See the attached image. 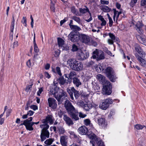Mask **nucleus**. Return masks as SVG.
<instances>
[{
	"label": "nucleus",
	"instance_id": "40",
	"mask_svg": "<svg viewBox=\"0 0 146 146\" xmlns=\"http://www.w3.org/2000/svg\"><path fill=\"white\" fill-rule=\"evenodd\" d=\"M53 141V140L52 139H50L45 141L44 143L46 145H49L52 143Z\"/></svg>",
	"mask_w": 146,
	"mask_h": 146
},
{
	"label": "nucleus",
	"instance_id": "61",
	"mask_svg": "<svg viewBox=\"0 0 146 146\" xmlns=\"http://www.w3.org/2000/svg\"><path fill=\"white\" fill-rule=\"evenodd\" d=\"M44 75L45 76L46 78H49L50 77V76L49 74V73L47 72H44Z\"/></svg>",
	"mask_w": 146,
	"mask_h": 146
},
{
	"label": "nucleus",
	"instance_id": "48",
	"mask_svg": "<svg viewBox=\"0 0 146 146\" xmlns=\"http://www.w3.org/2000/svg\"><path fill=\"white\" fill-rule=\"evenodd\" d=\"M113 10L114 11V15L113 16V19L114 21H115V17H116L118 13V11H117L115 9H113Z\"/></svg>",
	"mask_w": 146,
	"mask_h": 146
},
{
	"label": "nucleus",
	"instance_id": "8",
	"mask_svg": "<svg viewBox=\"0 0 146 146\" xmlns=\"http://www.w3.org/2000/svg\"><path fill=\"white\" fill-rule=\"evenodd\" d=\"M92 57L93 59L96 58L97 61L104 59L105 58L104 53L102 50L96 49L93 52Z\"/></svg>",
	"mask_w": 146,
	"mask_h": 146
},
{
	"label": "nucleus",
	"instance_id": "16",
	"mask_svg": "<svg viewBox=\"0 0 146 146\" xmlns=\"http://www.w3.org/2000/svg\"><path fill=\"white\" fill-rule=\"evenodd\" d=\"M136 38L141 44L146 45V40L145 38L141 35H136Z\"/></svg>",
	"mask_w": 146,
	"mask_h": 146
},
{
	"label": "nucleus",
	"instance_id": "5",
	"mask_svg": "<svg viewBox=\"0 0 146 146\" xmlns=\"http://www.w3.org/2000/svg\"><path fill=\"white\" fill-rule=\"evenodd\" d=\"M57 90V93L56 92L55 94L54 98L57 100L59 103H61L67 97V94L65 91L63 90L60 89L58 87V90L56 89Z\"/></svg>",
	"mask_w": 146,
	"mask_h": 146
},
{
	"label": "nucleus",
	"instance_id": "26",
	"mask_svg": "<svg viewBox=\"0 0 146 146\" xmlns=\"http://www.w3.org/2000/svg\"><path fill=\"white\" fill-rule=\"evenodd\" d=\"M70 28L74 32L80 31L81 30L80 27L76 25H73L70 26Z\"/></svg>",
	"mask_w": 146,
	"mask_h": 146
},
{
	"label": "nucleus",
	"instance_id": "63",
	"mask_svg": "<svg viewBox=\"0 0 146 146\" xmlns=\"http://www.w3.org/2000/svg\"><path fill=\"white\" fill-rule=\"evenodd\" d=\"M38 55V54H35L34 56V58H33V60L34 61H36V60L38 59V58L37 57V56Z\"/></svg>",
	"mask_w": 146,
	"mask_h": 146
},
{
	"label": "nucleus",
	"instance_id": "43",
	"mask_svg": "<svg viewBox=\"0 0 146 146\" xmlns=\"http://www.w3.org/2000/svg\"><path fill=\"white\" fill-rule=\"evenodd\" d=\"M56 73L60 76H62V74L61 73L60 68L59 67H57L56 68Z\"/></svg>",
	"mask_w": 146,
	"mask_h": 146
},
{
	"label": "nucleus",
	"instance_id": "12",
	"mask_svg": "<svg viewBox=\"0 0 146 146\" xmlns=\"http://www.w3.org/2000/svg\"><path fill=\"white\" fill-rule=\"evenodd\" d=\"M135 55L137 60L139 62L141 65L143 67H146V61L145 57H142L140 56L137 53H135Z\"/></svg>",
	"mask_w": 146,
	"mask_h": 146
},
{
	"label": "nucleus",
	"instance_id": "14",
	"mask_svg": "<svg viewBox=\"0 0 146 146\" xmlns=\"http://www.w3.org/2000/svg\"><path fill=\"white\" fill-rule=\"evenodd\" d=\"M48 102L49 106L51 107L53 109H55L57 106V104L56 103V100L54 98H48Z\"/></svg>",
	"mask_w": 146,
	"mask_h": 146
},
{
	"label": "nucleus",
	"instance_id": "4",
	"mask_svg": "<svg viewBox=\"0 0 146 146\" xmlns=\"http://www.w3.org/2000/svg\"><path fill=\"white\" fill-rule=\"evenodd\" d=\"M80 40L82 43L90 45L96 46L97 42L92 40L88 36L84 34H80Z\"/></svg>",
	"mask_w": 146,
	"mask_h": 146
},
{
	"label": "nucleus",
	"instance_id": "62",
	"mask_svg": "<svg viewBox=\"0 0 146 146\" xmlns=\"http://www.w3.org/2000/svg\"><path fill=\"white\" fill-rule=\"evenodd\" d=\"M115 41V40H113L112 39H108V42L109 44H113V41Z\"/></svg>",
	"mask_w": 146,
	"mask_h": 146
},
{
	"label": "nucleus",
	"instance_id": "37",
	"mask_svg": "<svg viewBox=\"0 0 146 146\" xmlns=\"http://www.w3.org/2000/svg\"><path fill=\"white\" fill-rule=\"evenodd\" d=\"M138 0H131L129 3V5L131 7H133L135 5L136 3H137Z\"/></svg>",
	"mask_w": 146,
	"mask_h": 146
},
{
	"label": "nucleus",
	"instance_id": "53",
	"mask_svg": "<svg viewBox=\"0 0 146 146\" xmlns=\"http://www.w3.org/2000/svg\"><path fill=\"white\" fill-rule=\"evenodd\" d=\"M100 2L102 4L105 5H108L109 3L108 1L104 0H101Z\"/></svg>",
	"mask_w": 146,
	"mask_h": 146
},
{
	"label": "nucleus",
	"instance_id": "21",
	"mask_svg": "<svg viewBox=\"0 0 146 146\" xmlns=\"http://www.w3.org/2000/svg\"><path fill=\"white\" fill-rule=\"evenodd\" d=\"M66 136L62 135L60 137V142L62 146H67V145Z\"/></svg>",
	"mask_w": 146,
	"mask_h": 146
},
{
	"label": "nucleus",
	"instance_id": "58",
	"mask_svg": "<svg viewBox=\"0 0 146 146\" xmlns=\"http://www.w3.org/2000/svg\"><path fill=\"white\" fill-rule=\"evenodd\" d=\"M27 65L29 68H30L31 66V63L30 60H29L27 62Z\"/></svg>",
	"mask_w": 146,
	"mask_h": 146
},
{
	"label": "nucleus",
	"instance_id": "10",
	"mask_svg": "<svg viewBox=\"0 0 146 146\" xmlns=\"http://www.w3.org/2000/svg\"><path fill=\"white\" fill-rule=\"evenodd\" d=\"M80 34H77L74 32L72 31L69 34L68 37L72 42H75L80 40Z\"/></svg>",
	"mask_w": 146,
	"mask_h": 146
},
{
	"label": "nucleus",
	"instance_id": "51",
	"mask_svg": "<svg viewBox=\"0 0 146 146\" xmlns=\"http://www.w3.org/2000/svg\"><path fill=\"white\" fill-rule=\"evenodd\" d=\"M40 136L41 141H44L46 139V138H47L46 136L41 134Z\"/></svg>",
	"mask_w": 146,
	"mask_h": 146
},
{
	"label": "nucleus",
	"instance_id": "20",
	"mask_svg": "<svg viewBox=\"0 0 146 146\" xmlns=\"http://www.w3.org/2000/svg\"><path fill=\"white\" fill-rule=\"evenodd\" d=\"M98 123L99 125L101 127H105L106 126V124H105V120L104 118H99L98 120Z\"/></svg>",
	"mask_w": 146,
	"mask_h": 146
},
{
	"label": "nucleus",
	"instance_id": "13",
	"mask_svg": "<svg viewBox=\"0 0 146 146\" xmlns=\"http://www.w3.org/2000/svg\"><path fill=\"white\" fill-rule=\"evenodd\" d=\"M78 131L79 133L82 135H87L89 138V135L92 133H89L87 128L85 126H82L80 127L78 129Z\"/></svg>",
	"mask_w": 146,
	"mask_h": 146
},
{
	"label": "nucleus",
	"instance_id": "3",
	"mask_svg": "<svg viewBox=\"0 0 146 146\" xmlns=\"http://www.w3.org/2000/svg\"><path fill=\"white\" fill-rule=\"evenodd\" d=\"M67 64L71 69L75 71H79L83 69L82 63L75 60L74 58H70L67 61Z\"/></svg>",
	"mask_w": 146,
	"mask_h": 146
},
{
	"label": "nucleus",
	"instance_id": "30",
	"mask_svg": "<svg viewBox=\"0 0 146 146\" xmlns=\"http://www.w3.org/2000/svg\"><path fill=\"white\" fill-rule=\"evenodd\" d=\"M57 40L59 46L62 47L64 44V40L60 38H58Z\"/></svg>",
	"mask_w": 146,
	"mask_h": 146
},
{
	"label": "nucleus",
	"instance_id": "55",
	"mask_svg": "<svg viewBox=\"0 0 146 146\" xmlns=\"http://www.w3.org/2000/svg\"><path fill=\"white\" fill-rule=\"evenodd\" d=\"M31 109H33L34 110H35L38 109L37 106L35 105H32L30 106Z\"/></svg>",
	"mask_w": 146,
	"mask_h": 146
},
{
	"label": "nucleus",
	"instance_id": "56",
	"mask_svg": "<svg viewBox=\"0 0 146 146\" xmlns=\"http://www.w3.org/2000/svg\"><path fill=\"white\" fill-rule=\"evenodd\" d=\"M141 5L142 6L145 5H146V0H141Z\"/></svg>",
	"mask_w": 146,
	"mask_h": 146
},
{
	"label": "nucleus",
	"instance_id": "32",
	"mask_svg": "<svg viewBox=\"0 0 146 146\" xmlns=\"http://www.w3.org/2000/svg\"><path fill=\"white\" fill-rule=\"evenodd\" d=\"M135 28L138 32L141 35L143 33V30L141 26L137 24L135 25Z\"/></svg>",
	"mask_w": 146,
	"mask_h": 146
},
{
	"label": "nucleus",
	"instance_id": "46",
	"mask_svg": "<svg viewBox=\"0 0 146 146\" xmlns=\"http://www.w3.org/2000/svg\"><path fill=\"white\" fill-rule=\"evenodd\" d=\"M22 22L24 24L25 26L26 27L27 26V19L26 17H23V19L22 21Z\"/></svg>",
	"mask_w": 146,
	"mask_h": 146
},
{
	"label": "nucleus",
	"instance_id": "22",
	"mask_svg": "<svg viewBox=\"0 0 146 146\" xmlns=\"http://www.w3.org/2000/svg\"><path fill=\"white\" fill-rule=\"evenodd\" d=\"M58 87L56 86L55 87L54 89L50 88L49 90H48V91H49V94L50 95H53L54 97L55 94L56 92L57 93V90H56V89L58 90Z\"/></svg>",
	"mask_w": 146,
	"mask_h": 146
},
{
	"label": "nucleus",
	"instance_id": "1",
	"mask_svg": "<svg viewBox=\"0 0 146 146\" xmlns=\"http://www.w3.org/2000/svg\"><path fill=\"white\" fill-rule=\"evenodd\" d=\"M65 108L73 121H77L79 119L78 115L80 117L84 118L86 116V115L82 112L78 113L77 110L75 109L72 104L69 102L65 104Z\"/></svg>",
	"mask_w": 146,
	"mask_h": 146
},
{
	"label": "nucleus",
	"instance_id": "31",
	"mask_svg": "<svg viewBox=\"0 0 146 146\" xmlns=\"http://www.w3.org/2000/svg\"><path fill=\"white\" fill-rule=\"evenodd\" d=\"M48 122L50 123V124H52L53 122L52 119V116L51 115H48L46 118Z\"/></svg>",
	"mask_w": 146,
	"mask_h": 146
},
{
	"label": "nucleus",
	"instance_id": "9",
	"mask_svg": "<svg viewBox=\"0 0 146 146\" xmlns=\"http://www.w3.org/2000/svg\"><path fill=\"white\" fill-rule=\"evenodd\" d=\"M113 102V101L111 99H106L100 105V108L102 110H106L108 108L109 105L112 104Z\"/></svg>",
	"mask_w": 146,
	"mask_h": 146
},
{
	"label": "nucleus",
	"instance_id": "49",
	"mask_svg": "<svg viewBox=\"0 0 146 146\" xmlns=\"http://www.w3.org/2000/svg\"><path fill=\"white\" fill-rule=\"evenodd\" d=\"M43 91V88L42 87L40 88L38 91L37 92V95L38 96H40V94Z\"/></svg>",
	"mask_w": 146,
	"mask_h": 146
},
{
	"label": "nucleus",
	"instance_id": "33",
	"mask_svg": "<svg viewBox=\"0 0 146 146\" xmlns=\"http://www.w3.org/2000/svg\"><path fill=\"white\" fill-rule=\"evenodd\" d=\"M144 127H145V125H142L139 124H136L135 126V128L138 130L142 129Z\"/></svg>",
	"mask_w": 146,
	"mask_h": 146
},
{
	"label": "nucleus",
	"instance_id": "39",
	"mask_svg": "<svg viewBox=\"0 0 146 146\" xmlns=\"http://www.w3.org/2000/svg\"><path fill=\"white\" fill-rule=\"evenodd\" d=\"M58 129L59 134H63L64 133L65 130L64 128H63L62 127H58Z\"/></svg>",
	"mask_w": 146,
	"mask_h": 146
},
{
	"label": "nucleus",
	"instance_id": "7",
	"mask_svg": "<svg viewBox=\"0 0 146 146\" xmlns=\"http://www.w3.org/2000/svg\"><path fill=\"white\" fill-rule=\"evenodd\" d=\"M66 90L70 95L71 101L74 100V98L73 96V94L76 99H77L79 97L80 95L79 91L76 90L74 87L67 88Z\"/></svg>",
	"mask_w": 146,
	"mask_h": 146
},
{
	"label": "nucleus",
	"instance_id": "15",
	"mask_svg": "<svg viewBox=\"0 0 146 146\" xmlns=\"http://www.w3.org/2000/svg\"><path fill=\"white\" fill-rule=\"evenodd\" d=\"M63 119L66 124L69 126L74 124L72 119L68 117L66 115L64 114Z\"/></svg>",
	"mask_w": 146,
	"mask_h": 146
},
{
	"label": "nucleus",
	"instance_id": "35",
	"mask_svg": "<svg viewBox=\"0 0 146 146\" xmlns=\"http://www.w3.org/2000/svg\"><path fill=\"white\" fill-rule=\"evenodd\" d=\"M76 73L75 72L73 71H71L69 74L68 77L70 80H71V79L74 76L76 75Z\"/></svg>",
	"mask_w": 146,
	"mask_h": 146
},
{
	"label": "nucleus",
	"instance_id": "6",
	"mask_svg": "<svg viewBox=\"0 0 146 146\" xmlns=\"http://www.w3.org/2000/svg\"><path fill=\"white\" fill-rule=\"evenodd\" d=\"M89 138L91 140L90 143H92L93 146H95V143H97L98 146H105L104 142L100 138L97 137L94 133L89 135Z\"/></svg>",
	"mask_w": 146,
	"mask_h": 146
},
{
	"label": "nucleus",
	"instance_id": "52",
	"mask_svg": "<svg viewBox=\"0 0 146 146\" xmlns=\"http://www.w3.org/2000/svg\"><path fill=\"white\" fill-rule=\"evenodd\" d=\"M109 35L110 37L111 38V39H112L113 40H115V36L111 33H109Z\"/></svg>",
	"mask_w": 146,
	"mask_h": 146
},
{
	"label": "nucleus",
	"instance_id": "47",
	"mask_svg": "<svg viewBox=\"0 0 146 146\" xmlns=\"http://www.w3.org/2000/svg\"><path fill=\"white\" fill-rule=\"evenodd\" d=\"M33 84H32L30 85L27 86L25 89V91L27 92H28L30 90L31 88H32Z\"/></svg>",
	"mask_w": 146,
	"mask_h": 146
},
{
	"label": "nucleus",
	"instance_id": "38",
	"mask_svg": "<svg viewBox=\"0 0 146 146\" xmlns=\"http://www.w3.org/2000/svg\"><path fill=\"white\" fill-rule=\"evenodd\" d=\"M80 11L81 13L83 14L87 12H89L88 9L87 7H86V9L80 8Z\"/></svg>",
	"mask_w": 146,
	"mask_h": 146
},
{
	"label": "nucleus",
	"instance_id": "41",
	"mask_svg": "<svg viewBox=\"0 0 146 146\" xmlns=\"http://www.w3.org/2000/svg\"><path fill=\"white\" fill-rule=\"evenodd\" d=\"M40 127L43 128L42 129L47 130L49 128V125L47 124H42L40 125Z\"/></svg>",
	"mask_w": 146,
	"mask_h": 146
},
{
	"label": "nucleus",
	"instance_id": "44",
	"mask_svg": "<svg viewBox=\"0 0 146 146\" xmlns=\"http://www.w3.org/2000/svg\"><path fill=\"white\" fill-rule=\"evenodd\" d=\"M51 10L53 12H54L55 11V8L54 4L52 3V1H51V6L50 7Z\"/></svg>",
	"mask_w": 146,
	"mask_h": 146
},
{
	"label": "nucleus",
	"instance_id": "19",
	"mask_svg": "<svg viewBox=\"0 0 146 146\" xmlns=\"http://www.w3.org/2000/svg\"><path fill=\"white\" fill-rule=\"evenodd\" d=\"M15 18L14 17L13 15L12 17V21L11 23V25L10 26V31L12 33H10V34L11 35L10 38L11 40H12L13 39V30L14 28V25H15Z\"/></svg>",
	"mask_w": 146,
	"mask_h": 146
},
{
	"label": "nucleus",
	"instance_id": "45",
	"mask_svg": "<svg viewBox=\"0 0 146 146\" xmlns=\"http://www.w3.org/2000/svg\"><path fill=\"white\" fill-rule=\"evenodd\" d=\"M84 123L86 125H88L90 124V121L89 119H86L84 120Z\"/></svg>",
	"mask_w": 146,
	"mask_h": 146
},
{
	"label": "nucleus",
	"instance_id": "24",
	"mask_svg": "<svg viewBox=\"0 0 146 146\" xmlns=\"http://www.w3.org/2000/svg\"><path fill=\"white\" fill-rule=\"evenodd\" d=\"M33 43L34 44V51L35 52H38L39 51V49H38L36 43L35 41V33H34V36L33 38Z\"/></svg>",
	"mask_w": 146,
	"mask_h": 146
},
{
	"label": "nucleus",
	"instance_id": "29",
	"mask_svg": "<svg viewBox=\"0 0 146 146\" xmlns=\"http://www.w3.org/2000/svg\"><path fill=\"white\" fill-rule=\"evenodd\" d=\"M41 134L46 136L47 138H48L49 137L50 133L48 130H44V129H42Z\"/></svg>",
	"mask_w": 146,
	"mask_h": 146
},
{
	"label": "nucleus",
	"instance_id": "57",
	"mask_svg": "<svg viewBox=\"0 0 146 146\" xmlns=\"http://www.w3.org/2000/svg\"><path fill=\"white\" fill-rule=\"evenodd\" d=\"M34 112L31 110L29 111L27 113L28 116H31L33 115Z\"/></svg>",
	"mask_w": 146,
	"mask_h": 146
},
{
	"label": "nucleus",
	"instance_id": "34",
	"mask_svg": "<svg viewBox=\"0 0 146 146\" xmlns=\"http://www.w3.org/2000/svg\"><path fill=\"white\" fill-rule=\"evenodd\" d=\"M83 108L85 110L87 111H89L91 108V106H89L87 104H84L82 106Z\"/></svg>",
	"mask_w": 146,
	"mask_h": 146
},
{
	"label": "nucleus",
	"instance_id": "18",
	"mask_svg": "<svg viewBox=\"0 0 146 146\" xmlns=\"http://www.w3.org/2000/svg\"><path fill=\"white\" fill-rule=\"evenodd\" d=\"M33 118L32 117H30L28 119L25 120L23 121V123L20 124L21 125H24L25 126L26 129L29 131V122L30 121H32Z\"/></svg>",
	"mask_w": 146,
	"mask_h": 146
},
{
	"label": "nucleus",
	"instance_id": "60",
	"mask_svg": "<svg viewBox=\"0 0 146 146\" xmlns=\"http://www.w3.org/2000/svg\"><path fill=\"white\" fill-rule=\"evenodd\" d=\"M109 20V26L111 27L113 24V21L111 18H110L109 19H108Z\"/></svg>",
	"mask_w": 146,
	"mask_h": 146
},
{
	"label": "nucleus",
	"instance_id": "11",
	"mask_svg": "<svg viewBox=\"0 0 146 146\" xmlns=\"http://www.w3.org/2000/svg\"><path fill=\"white\" fill-rule=\"evenodd\" d=\"M106 74L107 77L111 82H115V75L113 74V70L112 68L110 67L107 68L106 69Z\"/></svg>",
	"mask_w": 146,
	"mask_h": 146
},
{
	"label": "nucleus",
	"instance_id": "64",
	"mask_svg": "<svg viewBox=\"0 0 146 146\" xmlns=\"http://www.w3.org/2000/svg\"><path fill=\"white\" fill-rule=\"evenodd\" d=\"M101 21L102 22V23L101 24V25L102 26H104L106 25V22L104 19Z\"/></svg>",
	"mask_w": 146,
	"mask_h": 146
},
{
	"label": "nucleus",
	"instance_id": "27",
	"mask_svg": "<svg viewBox=\"0 0 146 146\" xmlns=\"http://www.w3.org/2000/svg\"><path fill=\"white\" fill-rule=\"evenodd\" d=\"M32 121H30L29 122V129L30 131H33V125L34 124H38L39 123V121H38L36 122H31Z\"/></svg>",
	"mask_w": 146,
	"mask_h": 146
},
{
	"label": "nucleus",
	"instance_id": "25",
	"mask_svg": "<svg viewBox=\"0 0 146 146\" xmlns=\"http://www.w3.org/2000/svg\"><path fill=\"white\" fill-rule=\"evenodd\" d=\"M77 56L80 59L84 60L86 58L84 53L82 51H78L77 53Z\"/></svg>",
	"mask_w": 146,
	"mask_h": 146
},
{
	"label": "nucleus",
	"instance_id": "36",
	"mask_svg": "<svg viewBox=\"0 0 146 146\" xmlns=\"http://www.w3.org/2000/svg\"><path fill=\"white\" fill-rule=\"evenodd\" d=\"M72 19L78 24L80 23L81 20L79 17H77L76 16H73L72 17Z\"/></svg>",
	"mask_w": 146,
	"mask_h": 146
},
{
	"label": "nucleus",
	"instance_id": "17",
	"mask_svg": "<svg viewBox=\"0 0 146 146\" xmlns=\"http://www.w3.org/2000/svg\"><path fill=\"white\" fill-rule=\"evenodd\" d=\"M59 83L61 85H63L64 84H67L69 83H70L71 81V80H67L66 79H64V76H60L58 79Z\"/></svg>",
	"mask_w": 146,
	"mask_h": 146
},
{
	"label": "nucleus",
	"instance_id": "50",
	"mask_svg": "<svg viewBox=\"0 0 146 146\" xmlns=\"http://www.w3.org/2000/svg\"><path fill=\"white\" fill-rule=\"evenodd\" d=\"M18 46V42L17 41H15L13 44L12 48H14L15 47H17Z\"/></svg>",
	"mask_w": 146,
	"mask_h": 146
},
{
	"label": "nucleus",
	"instance_id": "2",
	"mask_svg": "<svg viewBox=\"0 0 146 146\" xmlns=\"http://www.w3.org/2000/svg\"><path fill=\"white\" fill-rule=\"evenodd\" d=\"M97 78L104 85L102 93L104 95H109L111 94L112 92V85L111 83L109 81L106 80L105 77L101 74H98Z\"/></svg>",
	"mask_w": 146,
	"mask_h": 146
},
{
	"label": "nucleus",
	"instance_id": "28",
	"mask_svg": "<svg viewBox=\"0 0 146 146\" xmlns=\"http://www.w3.org/2000/svg\"><path fill=\"white\" fill-rule=\"evenodd\" d=\"M101 9L105 12H109L111 11V9L107 6L103 5L101 7Z\"/></svg>",
	"mask_w": 146,
	"mask_h": 146
},
{
	"label": "nucleus",
	"instance_id": "42",
	"mask_svg": "<svg viewBox=\"0 0 146 146\" xmlns=\"http://www.w3.org/2000/svg\"><path fill=\"white\" fill-rule=\"evenodd\" d=\"M78 50V48L75 44H73L72 46V50L73 52H75Z\"/></svg>",
	"mask_w": 146,
	"mask_h": 146
},
{
	"label": "nucleus",
	"instance_id": "23",
	"mask_svg": "<svg viewBox=\"0 0 146 146\" xmlns=\"http://www.w3.org/2000/svg\"><path fill=\"white\" fill-rule=\"evenodd\" d=\"M73 83L76 86L78 87L81 84V82L77 78L75 77L73 78Z\"/></svg>",
	"mask_w": 146,
	"mask_h": 146
},
{
	"label": "nucleus",
	"instance_id": "59",
	"mask_svg": "<svg viewBox=\"0 0 146 146\" xmlns=\"http://www.w3.org/2000/svg\"><path fill=\"white\" fill-rule=\"evenodd\" d=\"M58 114L60 118H61L62 115H64L63 112L60 110L58 111Z\"/></svg>",
	"mask_w": 146,
	"mask_h": 146
},
{
	"label": "nucleus",
	"instance_id": "54",
	"mask_svg": "<svg viewBox=\"0 0 146 146\" xmlns=\"http://www.w3.org/2000/svg\"><path fill=\"white\" fill-rule=\"evenodd\" d=\"M71 12L74 14H76V9L74 7H72L71 9Z\"/></svg>",
	"mask_w": 146,
	"mask_h": 146
}]
</instances>
